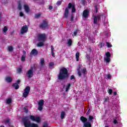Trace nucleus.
<instances>
[{"mask_svg": "<svg viewBox=\"0 0 127 127\" xmlns=\"http://www.w3.org/2000/svg\"><path fill=\"white\" fill-rule=\"evenodd\" d=\"M20 82V80H18L17 81V83L18 84H19Z\"/></svg>", "mask_w": 127, "mask_h": 127, "instance_id": "50", "label": "nucleus"}, {"mask_svg": "<svg viewBox=\"0 0 127 127\" xmlns=\"http://www.w3.org/2000/svg\"><path fill=\"white\" fill-rule=\"evenodd\" d=\"M114 95L115 96H117V92H114Z\"/></svg>", "mask_w": 127, "mask_h": 127, "instance_id": "49", "label": "nucleus"}, {"mask_svg": "<svg viewBox=\"0 0 127 127\" xmlns=\"http://www.w3.org/2000/svg\"><path fill=\"white\" fill-rule=\"evenodd\" d=\"M39 16H40V13H38V14H36L35 15V17H36L37 18L39 17Z\"/></svg>", "mask_w": 127, "mask_h": 127, "instance_id": "35", "label": "nucleus"}, {"mask_svg": "<svg viewBox=\"0 0 127 127\" xmlns=\"http://www.w3.org/2000/svg\"><path fill=\"white\" fill-rule=\"evenodd\" d=\"M48 127V125H47V124H46V123H45L44 125H43V127Z\"/></svg>", "mask_w": 127, "mask_h": 127, "instance_id": "40", "label": "nucleus"}, {"mask_svg": "<svg viewBox=\"0 0 127 127\" xmlns=\"http://www.w3.org/2000/svg\"><path fill=\"white\" fill-rule=\"evenodd\" d=\"M24 14H23V13L22 12H20V16H23Z\"/></svg>", "mask_w": 127, "mask_h": 127, "instance_id": "39", "label": "nucleus"}, {"mask_svg": "<svg viewBox=\"0 0 127 127\" xmlns=\"http://www.w3.org/2000/svg\"><path fill=\"white\" fill-rule=\"evenodd\" d=\"M80 121H81V122H82V123H84V127H91L92 125H91V123H89V122H86V121H87V118H85L83 116H82L80 117Z\"/></svg>", "mask_w": 127, "mask_h": 127, "instance_id": "5", "label": "nucleus"}, {"mask_svg": "<svg viewBox=\"0 0 127 127\" xmlns=\"http://www.w3.org/2000/svg\"><path fill=\"white\" fill-rule=\"evenodd\" d=\"M47 39V37L45 34H38L36 38V41H39V43H38L37 46H38V47L43 46V45H44V42L46 41Z\"/></svg>", "mask_w": 127, "mask_h": 127, "instance_id": "1", "label": "nucleus"}, {"mask_svg": "<svg viewBox=\"0 0 127 127\" xmlns=\"http://www.w3.org/2000/svg\"><path fill=\"white\" fill-rule=\"evenodd\" d=\"M52 55L53 57H55V54L54 53V52H52Z\"/></svg>", "mask_w": 127, "mask_h": 127, "instance_id": "37", "label": "nucleus"}, {"mask_svg": "<svg viewBox=\"0 0 127 127\" xmlns=\"http://www.w3.org/2000/svg\"><path fill=\"white\" fill-rule=\"evenodd\" d=\"M59 80H62L65 79V78H68V70L65 68H62L60 70V74L58 76Z\"/></svg>", "mask_w": 127, "mask_h": 127, "instance_id": "2", "label": "nucleus"}, {"mask_svg": "<svg viewBox=\"0 0 127 127\" xmlns=\"http://www.w3.org/2000/svg\"><path fill=\"white\" fill-rule=\"evenodd\" d=\"M40 64H41V65H42V66H43L45 64H44V59H41Z\"/></svg>", "mask_w": 127, "mask_h": 127, "instance_id": "26", "label": "nucleus"}, {"mask_svg": "<svg viewBox=\"0 0 127 127\" xmlns=\"http://www.w3.org/2000/svg\"><path fill=\"white\" fill-rule=\"evenodd\" d=\"M27 75L29 78H31L33 76V68H31L28 71Z\"/></svg>", "mask_w": 127, "mask_h": 127, "instance_id": "12", "label": "nucleus"}, {"mask_svg": "<svg viewBox=\"0 0 127 127\" xmlns=\"http://www.w3.org/2000/svg\"><path fill=\"white\" fill-rule=\"evenodd\" d=\"M51 52H54V48L53 47V46H51Z\"/></svg>", "mask_w": 127, "mask_h": 127, "instance_id": "34", "label": "nucleus"}, {"mask_svg": "<svg viewBox=\"0 0 127 127\" xmlns=\"http://www.w3.org/2000/svg\"><path fill=\"white\" fill-rule=\"evenodd\" d=\"M70 87H71V84L68 83L67 85H66V89L65 92H68L69 91V89H70Z\"/></svg>", "mask_w": 127, "mask_h": 127, "instance_id": "19", "label": "nucleus"}, {"mask_svg": "<svg viewBox=\"0 0 127 127\" xmlns=\"http://www.w3.org/2000/svg\"><path fill=\"white\" fill-rule=\"evenodd\" d=\"M13 87H14L15 88V89H16V90H17V89H18V88H19V86H18V84H17V83H15L13 85Z\"/></svg>", "mask_w": 127, "mask_h": 127, "instance_id": "24", "label": "nucleus"}, {"mask_svg": "<svg viewBox=\"0 0 127 127\" xmlns=\"http://www.w3.org/2000/svg\"><path fill=\"white\" fill-rule=\"evenodd\" d=\"M49 9L50 10H51V9H52V8H53V7H52V6H50L49 7Z\"/></svg>", "mask_w": 127, "mask_h": 127, "instance_id": "45", "label": "nucleus"}, {"mask_svg": "<svg viewBox=\"0 0 127 127\" xmlns=\"http://www.w3.org/2000/svg\"><path fill=\"white\" fill-rule=\"evenodd\" d=\"M9 120H7L5 122V124H7L9 123Z\"/></svg>", "mask_w": 127, "mask_h": 127, "instance_id": "48", "label": "nucleus"}, {"mask_svg": "<svg viewBox=\"0 0 127 127\" xmlns=\"http://www.w3.org/2000/svg\"><path fill=\"white\" fill-rule=\"evenodd\" d=\"M74 78H75L74 75H71L70 77V80H73V79H74Z\"/></svg>", "mask_w": 127, "mask_h": 127, "instance_id": "43", "label": "nucleus"}, {"mask_svg": "<svg viewBox=\"0 0 127 127\" xmlns=\"http://www.w3.org/2000/svg\"><path fill=\"white\" fill-rule=\"evenodd\" d=\"M108 93L110 95H112V93H113V90L112 89H109Z\"/></svg>", "mask_w": 127, "mask_h": 127, "instance_id": "32", "label": "nucleus"}, {"mask_svg": "<svg viewBox=\"0 0 127 127\" xmlns=\"http://www.w3.org/2000/svg\"><path fill=\"white\" fill-rule=\"evenodd\" d=\"M79 57H80V53H79V52H77L75 54L76 61H79Z\"/></svg>", "mask_w": 127, "mask_h": 127, "instance_id": "20", "label": "nucleus"}, {"mask_svg": "<svg viewBox=\"0 0 127 127\" xmlns=\"http://www.w3.org/2000/svg\"><path fill=\"white\" fill-rule=\"evenodd\" d=\"M77 31H75V32H74V36H76V35H77Z\"/></svg>", "mask_w": 127, "mask_h": 127, "instance_id": "46", "label": "nucleus"}, {"mask_svg": "<svg viewBox=\"0 0 127 127\" xmlns=\"http://www.w3.org/2000/svg\"><path fill=\"white\" fill-rule=\"evenodd\" d=\"M18 73H20L21 72V67H19L17 69Z\"/></svg>", "mask_w": 127, "mask_h": 127, "instance_id": "31", "label": "nucleus"}, {"mask_svg": "<svg viewBox=\"0 0 127 127\" xmlns=\"http://www.w3.org/2000/svg\"><path fill=\"white\" fill-rule=\"evenodd\" d=\"M8 30V27L7 26H4V28H3V32L4 34H5L6 33V31Z\"/></svg>", "mask_w": 127, "mask_h": 127, "instance_id": "21", "label": "nucleus"}, {"mask_svg": "<svg viewBox=\"0 0 127 127\" xmlns=\"http://www.w3.org/2000/svg\"><path fill=\"white\" fill-rule=\"evenodd\" d=\"M39 107L38 110L39 111H42V109H43V105H44V100H41L39 101L38 103Z\"/></svg>", "mask_w": 127, "mask_h": 127, "instance_id": "10", "label": "nucleus"}, {"mask_svg": "<svg viewBox=\"0 0 127 127\" xmlns=\"http://www.w3.org/2000/svg\"><path fill=\"white\" fill-rule=\"evenodd\" d=\"M30 91V88L29 86L26 87L24 91V93H23V97L26 98V97L28 96V94H29Z\"/></svg>", "mask_w": 127, "mask_h": 127, "instance_id": "8", "label": "nucleus"}, {"mask_svg": "<svg viewBox=\"0 0 127 127\" xmlns=\"http://www.w3.org/2000/svg\"><path fill=\"white\" fill-rule=\"evenodd\" d=\"M24 8L25 9V11L26 12L28 13L29 12V7H28V5L27 4H25L24 5Z\"/></svg>", "mask_w": 127, "mask_h": 127, "instance_id": "17", "label": "nucleus"}, {"mask_svg": "<svg viewBox=\"0 0 127 127\" xmlns=\"http://www.w3.org/2000/svg\"><path fill=\"white\" fill-rule=\"evenodd\" d=\"M89 119L90 121H92V120H94V117H93L91 116H90L89 117Z\"/></svg>", "mask_w": 127, "mask_h": 127, "instance_id": "33", "label": "nucleus"}, {"mask_svg": "<svg viewBox=\"0 0 127 127\" xmlns=\"http://www.w3.org/2000/svg\"><path fill=\"white\" fill-rule=\"evenodd\" d=\"M69 8H72L71 12H75L76 11V9L75 8V5L74 4L69 3L68 7L65 8L64 17L67 18L68 17V14L69 13Z\"/></svg>", "mask_w": 127, "mask_h": 127, "instance_id": "3", "label": "nucleus"}, {"mask_svg": "<svg viewBox=\"0 0 127 127\" xmlns=\"http://www.w3.org/2000/svg\"><path fill=\"white\" fill-rule=\"evenodd\" d=\"M40 26L41 27V28H45V27H47V21H44L43 23L41 24Z\"/></svg>", "mask_w": 127, "mask_h": 127, "instance_id": "15", "label": "nucleus"}, {"mask_svg": "<svg viewBox=\"0 0 127 127\" xmlns=\"http://www.w3.org/2000/svg\"><path fill=\"white\" fill-rule=\"evenodd\" d=\"M114 123L115 124H118V121H117V120H115L114 121Z\"/></svg>", "mask_w": 127, "mask_h": 127, "instance_id": "47", "label": "nucleus"}, {"mask_svg": "<svg viewBox=\"0 0 127 127\" xmlns=\"http://www.w3.org/2000/svg\"><path fill=\"white\" fill-rule=\"evenodd\" d=\"M6 104H10L11 103V98H9L6 100Z\"/></svg>", "mask_w": 127, "mask_h": 127, "instance_id": "22", "label": "nucleus"}, {"mask_svg": "<svg viewBox=\"0 0 127 127\" xmlns=\"http://www.w3.org/2000/svg\"><path fill=\"white\" fill-rule=\"evenodd\" d=\"M100 21V16H96L94 18V23L97 24Z\"/></svg>", "mask_w": 127, "mask_h": 127, "instance_id": "14", "label": "nucleus"}, {"mask_svg": "<svg viewBox=\"0 0 127 127\" xmlns=\"http://www.w3.org/2000/svg\"><path fill=\"white\" fill-rule=\"evenodd\" d=\"M29 119L33 122H36V123H39L40 122V118L39 117H35L34 116L30 115Z\"/></svg>", "mask_w": 127, "mask_h": 127, "instance_id": "7", "label": "nucleus"}, {"mask_svg": "<svg viewBox=\"0 0 127 127\" xmlns=\"http://www.w3.org/2000/svg\"><path fill=\"white\" fill-rule=\"evenodd\" d=\"M28 117H25L24 120V126L25 127H38V125L36 124L31 123L30 121H28Z\"/></svg>", "mask_w": 127, "mask_h": 127, "instance_id": "4", "label": "nucleus"}, {"mask_svg": "<svg viewBox=\"0 0 127 127\" xmlns=\"http://www.w3.org/2000/svg\"><path fill=\"white\" fill-rule=\"evenodd\" d=\"M107 78H108V79H111V75L110 74H108L107 75Z\"/></svg>", "mask_w": 127, "mask_h": 127, "instance_id": "44", "label": "nucleus"}, {"mask_svg": "<svg viewBox=\"0 0 127 127\" xmlns=\"http://www.w3.org/2000/svg\"><path fill=\"white\" fill-rule=\"evenodd\" d=\"M67 44L68 46H71V45H72V40L69 39L67 42Z\"/></svg>", "mask_w": 127, "mask_h": 127, "instance_id": "25", "label": "nucleus"}, {"mask_svg": "<svg viewBox=\"0 0 127 127\" xmlns=\"http://www.w3.org/2000/svg\"><path fill=\"white\" fill-rule=\"evenodd\" d=\"M28 30V27H27V26L25 25L22 27L21 30V33L22 34H23V33H26Z\"/></svg>", "mask_w": 127, "mask_h": 127, "instance_id": "11", "label": "nucleus"}, {"mask_svg": "<svg viewBox=\"0 0 127 127\" xmlns=\"http://www.w3.org/2000/svg\"><path fill=\"white\" fill-rule=\"evenodd\" d=\"M105 56L104 60L107 63H109L111 61V54H110V52H107L105 54Z\"/></svg>", "mask_w": 127, "mask_h": 127, "instance_id": "9", "label": "nucleus"}, {"mask_svg": "<svg viewBox=\"0 0 127 127\" xmlns=\"http://www.w3.org/2000/svg\"><path fill=\"white\" fill-rule=\"evenodd\" d=\"M8 51H12V50H13V48L11 46L8 47Z\"/></svg>", "mask_w": 127, "mask_h": 127, "instance_id": "29", "label": "nucleus"}, {"mask_svg": "<svg viewBox=\"0 0 127 127\" xmlns=\"http://www.w3.org/2000/svg\"><path fill=\"white\" fill-rule=\"evenodd\" d=\"M106 44H107V46L109 48L112 47V45H111V44H110V43L107 42V43H106Z\"/></svg>", "mask_w": 127, "mask_h": 127, "instance_id": "28", "label": "nucleus"}, {"mask_svg": "<svg viewBox=\"0 0 127 127\" xmlns=\"http://www.w3.org/2000/svg\"><path fill=\"white\" fill-rule=\"evenodd\" d=\"M105 127H109V126H105Z\"/></svg>", "mask_w": 127, "mask_h": 127, "instance_id": "51", "label": "nucleus"}, {"mask_svg": "<svg viewBox=\"0 0 127 127\" xmlns=\"http://www.w3.org/2000/svg\"><path fill=\"white\" fill-rule=\"evenodd\" d=\"M24 110L25 113H27V112H28V109H27V108H26V107L24 108Z\"/></svg>", "mask_w": 127, "mask_h": 127, "instance_id": "42", "label": "nucleus"}, {"mask_svg": "<svg viewBox=\"0 0 127 127\" xmlns=\"http://www.w3.org/2000/svg\"><path fill=\"white\" fill-rule=\"evenodd\" d=\"M61 2H62L61 1H58L57 2V4H58V5H59L61 4Z\"/></svg>", "mask_w": 127, "mask_h": 127, "instance_id": "36", "label": "nucleus"}, {"mask_svg": "<svg viewBox=\"0 0 127 127\" xmlns=\"http://www.w3.org/2000/svg\"><path fill=\"white\" fill-rule=\"evenodd\" d=\"M82 16L85 18H87L89 16V11L88 10H84L83 12Z\"/></svg>", "mask_w": 127, "mask_h": 127, "instance_id": "13", "label": "nucleus"}, {"mask_svg": "<svg viewBox=\"0 0 127 127\" xmlns=\"http://www.w3.org/2000/svg\"><path fill=\"white\" fill-rule=\"evenodd\" d=\"M18 8L19 9H21V4H19Z\"/></svg>", "mask_w": 127, "mask_h": 127, "instance_id": "38", "label": "nucleus"}, {"mask_svg": "<svg viewBox=\"0 0 127 127\" xmlns=\"http://www.w3.org/2000/svg\"><path fill=\"white\" fill-rule=\"evenodd\" d=\"M107 101H108V98H105L104 99V103H106V102H107Z\"/></svg>", "mask_w": 127, "mask_h": 127, "instance_id": "41", "label": "nucleus"}, {"mask_svg": "<svg viewBox=\"0 0 127 127\" xmlns=\"http://www.w3.org/2000/svg\"><path fill=\"white\" fill-rule=\"evenodd\" d=\"M6 81L8 82V83H9L12 81V78L9 76H7L6 77Z\"/></svg>", "mask_w": 127, "mask_h": 127, "instance_id": "18", "label": "nucleus"}, {"mask_svg": "<svg viewBox=\"0 0 127 127\" xmlns=\"http://www.w3.org/2000/svg\"><path fill=\"white\" fill-rule=\"evenodd\" d=\"M81 67V66L78 65L77 67V71H78V74L79 76H81L82 75L81 73H83V75H86L87 74V70H86V68H82L80 70V68Z\"/></svg>", "mask_w": 127, "mask_h": 127, "instance_id": "6", "label": "nucleus"}, {"mask_svg": "<svg viewBox=\"0 0 127 127\" xmlns=\"http://www.w3.org/2000/svg\"><path fill=\"white\" fill-rule=\"evenodd\" d=\"M21 61H25V56H23L21 58Z\"/></svg>", "mask_w": 127, "mask_h": 127, "instance_id": "30", "label": "nucleus"}, {"mask_svg": "<svg viewBox=\"0 0 127 127\" xmlns=\"http://www.w3.org/2000/svg\"><path fill=\"white\" fill-rule=\"evenodd\" d=\"M31 55H33V56H35L37 55V51L35 50V49H34L31 52L30 54Z\"/></svg>", "mask_w": 127, "mask_h": 127, "instance_id": "16", "label": "nucleus"}, {"mask_svg": "<svg viewBox=\"0 0 127 127\" xmlns=\"http://www.w3.org/2000/svg\"><path fill=\"white\" fill-rule=\"evenodd\" d=\"M53 66H54V63H50L49 64V67L50 68H52L53 67Z\"/></svg>", "mask_w": 127, "mask_h": 127, "instance_id": "27", "label": "nucleus"}, {"mask_svg": "<svg viewBox=\"0 0 127 127\" xmlns=\"http://www.w3.org/2000/svg\"><path fill=\"white\" fill-rule=\"evenodd\" d=\"M61 117L62 120H63V119H64V118H65V112H62L61 113Z\"/></svg>", "mask_w": 127, "mask_h": 127, "instance_id": "23", "label": "nucleus"}]
</instances>
